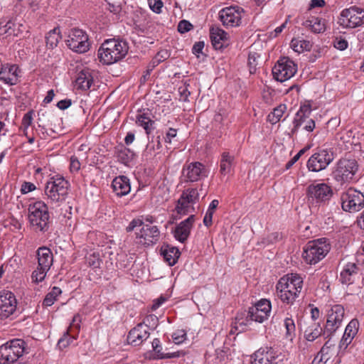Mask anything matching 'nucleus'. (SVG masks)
I'll list each match as a JSON object with an SVG mask.
<instances>
[{"label":"nucleus","mask_w":364,"mask_h":364,"mask_svg":"<svg viewBox=\"0 0 364 364\" xmlns=\"http://www.w3.org/2000/svg\"><path fill=\"white\" fill-rule=\"evenodd\" d=\"M129 51L128 43L120 38L104 41L97 50L99 61L106 65H112L123 59Z\"/></svg>","instance_id":"nucleus-1"},{"label":"nucleus","mask_w":364,"mask_h":364,"mask_svg":"<svg viewBox=\"0 0 364 364\" xmlns=\"http://www.w3.org/2000/svg\"><path fill=\"white\" fill-rule=\"evenodd\" d=\"M303 287V279L297 274H289L282 277L276 285L277 296L283 303L292 304Z\"/></svg>","instance_id":"nucleus-2"},{"label":"nucleus","mask_w":364,"mask_h":364,"mask_svg":"<svg viewBox=\"0 0 364 364\" xmlns=\"http://www.w3.org/2000/svg\"><path fill=\"white\" fill-rule=\"evenodd\" d=\"M331 250L327 239L322 237L309 241L304 247L302 257L309 264H316L322 260Z\"/></svg>","instance_id":"nucleus-3"},{"label":"nucleus","mask_w":364,"mask_h":364,"mask_svg":"<svg viewBox=\"0 0 364 364\" xmlns=\"http://www.w3.org/2000/svg\"><path fill=\"white\" fill-rule=\"evenodd\" d=\"M45 193L53 205L60 206L68 195V181L62 176L53 177L46 183Z\"/></svg>","instance_id":"nucleus-4"},{"label":"nucleus","mask_w":364,"mask_h":364,"mask_svg":"<svg viewBox=\"0 0 364 364\" xmlns=\"http://www.w3.org/2000/svg\"><path fill=\"white\" fill-rule=\"evenodd\" d=\"M306 198L309 203L314 205L325 204L333 196L332 188L325 183L314 182L306 188Z\"/></svg>","instance_id":"nucleus-5"},{"label":"nucleus","mask_w":364,"mask_h":364,"mask_svg":"<svg viewBox=\"0 0 364 364\" xmlns=\"http://www.w3.org/2000/svg\"><path fill=\"white\" fill-rule=\"evenodd\" d=\"M341 203L343 210L356 213L364 207V194L353 188H349L341 193Z\"/></svg>","instance_id":"nucleus-6"},{"label":"nucleus","mask_w":364,"mask_h":364,"mask_svg":"<svg viewBox=\"0 0 364 364\" xmlns=\"http://www.w3.org/2000/svg\"><path fill=\"white\" fill-rule=\"evenodd\" d=\"M38 258L37 269L31 275L32 281L35 283L42 282L53 264V254L51 250L46 247H39L36 252Z\"/></svg>","instance_id":"nucleus-7"},{"label":"nucleus","mask_w":364,"mask_h":364,"mask_svg":"<svg viewBox=\"0 0 364 364\" xmlns=\"http://www.w3.org/2000/svg\"><path fill=\"white\" fill-rule=\"evenodd\" d=\"M28 218L31 224L44 231L48 228L49 215L46 205L42 201H37L31 204L28 208Z\"/></svg>","instance_id":"nucleus-8"},{"label":"nucleus","mask_w":364,"mask_h":364,"mask_svg":"<svg viewBox=\"0 0 364 364\" xmlns=\"http://www.w3.org/2000/svg\"><path fill=\"white\" fill-rule=\"evenodd\" d=\"M24 341L16 339L0 346V364H10L16 361L24 351Z\"/></svg>","instance_id":"nucleus-9"},{"label":"nucleus","mask_w":364,"mask_h":364,"mask_svg":"<svg viewBox=\"0 0 364 364\" xmlns=\"http://www.w3.org/2000/svg\"><path fill=\"white\" fill-rule=\"evenodd\" d=\"M345 316L343 306L335 304L331 306L326 313V323L324 326L323 335L329 338L340 328Z\"/></svg>","instance_id":"nucleus-10"},{"label":"nucleus","mask_w":364,"mask_h":364,"mask_svg":"<svg viewBox=\"0 0 364 364\" xmlns=\"http://www.w3.org/2000/svg\"><path fill=\"white\" fill-rule=\"evenodd\" d=\"M311 112V110L309 105H305L301 106L293 119V127L289 134L291 137H293L297 134L301 127L306 132H311L314 131L316 128V123L314 119L309 118Z\"/></svg>","instance_id":"nucleus-11"},{"label":"nucleus","mask_w":364,"mask_h":364,"mask_svg":"<svg viewBox=\"0 0 364 364\" xmlns=\"http://www.w3.org/2000/svg\"><path fill=\"white\" fill-rule=\"evenodd\" d=\"M91 47L89 36L85 31L73 28L70 30V50L77 54L87 53Z\"/></svg>","instance_id":"nucleus-12"},{"label":"nucleus","mask_w":364,"mask_h":364,"mask_svg":"<svg viewBox=\"0 0 364 364\" xmlns=\"http://www.w3.org/2000/svg\"><path fill=\"white\" fill-rule=\"evenodd\" d=\"M338 23L344 28L360 26L364 23V10L357 6L346 9L341 11Z\"/></svg>","instance_id":"nucleus-13"},{"label":"nucleus","mask_w":364,"mask_h":364,"mask_svg":"<svg viewBox=\"0 0 364 364\" xmlns=\"http://www.w3.org/2000/svg\"><path fill=\"white\" fill-rule=\"evenodd\" d=\"M357 171L358 164L355 159H341L333 171V178L338 182H348L353 179Z\"/></svg>","instance_id":"nucleus-14"},{"label":"nucleus","mask_w":364,"mask_h":364,"mask_svg":"<svg viewBox=\"0 0 364 364\" xmlns=\"http://www.w3.org/2000/svg\"><path fill=\"white\" fill-rule=\"evenodd\" d=\"M297 71L296 65L288 58L279 59L272 68L274 78L284 82L292 77Z\"/></svg>","instance_id":"nucleus-15"},{"label":"nucleus","mask_w":364,"mask_h":364,"mask_svg":"<svg viewBox=\"0 0 364 364\" xmlns=\"http://www.w3.org/2000/svg\"><path fill=\"white\" fill-rule=\"evenodd\" d=\"M244 14L245 11L240 6H229L220 11L219 18L226 28L237 27L241 25Z\"/></svg>","instance_id":"nucleus-16"},{"label":"nucleus","mask_w":364,"mask_h":364,"mask_svg":"<svg viewBox=\"0 0 364 364\" xmlns=\"http://www.w3.org/2000/svg\"><path fill=\"white\" fill-rule=\"evenodd\" d=\"M333 160V152L328 149H318L307 161L309 171L318 172L325 169Z\"/></svg>","instance_id":"nucleus-17"},{"label":"nucleus","mask_w":364,"mask_h":364,"mask_svg":"<svg viewBox=\"0 0 364 364\" xmlns=\"http://www.w3.org/2000/svg\"><path fill=\"white\" fill-rule=\"evenodd\" d=\"M282 354L272 347H262L251 356V364H277L282 360Z\"/></svg>","instance_id":"nucleus-18"},{"label":"nucleus","mask_w":364,"mask_h":364,"mask_svg":"<svg viewBox=\"0 0 364 364\" xmlns=\"http://www.w3.org/2000/svg\"><path fill=\"white\" fill-rule=\"evenodd\" d=\"M17 301L14 294L8 290L0 291V321L9 318L16 309Z\"/></svg>","instance_id":"nucleus-19"},{"label":"nucleus","mask_w":364,"mask_h":364,"mask_svg":"<svg viewBox=\"0 0 364 364\" xmlns=\"http://www.w3.org/2000/svg\"><path fill=\"white\" fill-rule=\"evenodd\" d=\"M139 242L144 246H151L157 243L160 238V231L157 226L151 225H143L139 232H136Z\"/></svg>","instance_id":"nucleus-20"},{"label":"nucleus","mask_w":364,"mask_h":364,"mask_svg":"<svg viewBox=\"0 0 364 364\" xmlns=\"http://www.w3.org/2000/svg\"><path fill=\"white\" fill-rule=\"evenodd\" d=\"M206 176L205 166L200 162H193L184 166L182 178L184 182H196Z\"/></svg>","instance_id":"nucleus-21"},{"label":"nucleus","mask_w":364,"mask_h":364,"mask_svg":"<svg viewBox=\"0 0 364 364\" xmlns=\"http://www.w3.org/2000/svg\"><path fill=\"white\" fill-rule=\"evenodd\" d=\"M359 267L355 263H348L340 274V281L343 284H351L363 280Z\"/></svg>","instance_id":"nucleus-22"},{"label":"nucleus","mask_w":364,"mask_h":364,"mask_svg":"<svg viewBox=\"0 0 364 364\" xmlns=\"http://www.w3.org/2000/svg\"><path fill=\"white\" fill-rule=\"evenodd\" d=\"M149 326L143 323L137 324L129 331L127 336L128 343L134 346H139L149 338Z\"/></svg>","instance_id":"nucleus-23"},{"label":"nucleus","mask_w":364,"mask_h":364,"mask_svg":"<svg viewBox=\"0 0 364 364\" xmlns=\"http://www.w3.org/2000/svg\"><path fill=\"white\" fill-rule=\"evenodd\" d=\"M195 220V215H191L188 218L181 221L176 225L173 231V235L178 241L183 243L187 240Z\"/></svg>","instance_id":"nucleus-24"},{"label":"nucleus","mask_w":364,"mask_h":364,"mask_svg":"<svg viewBox=\"0 0 364 364\" xmlns=\"http://www.w3.org/2000/svg\"><path fill=\"white\" fill-rule=\"evenodd\" d=\"M359 321L356 318L352 319L346 327L344 333L340 341L338 348L345 350L352 342L359 330Z\"/></svg>","instance_id":"nucleus-25"},{"label":"nucleus","mask_w":364,"mask_h":364,"mask_svg":"<svg viewBox=\"0 0 364 364\" xmlns=\"http://www.w3.org/2000/svg\"><path fill=\"white\" fill-rule=\"evenodd\" d=\"M210 38L213 46L216 50H220L229 44L228 34L218 27H213L210 30Z\"/></svg>","instance_id":"nucleus-26"},{"label":"nucleus","mask_w":364,"mask_h":364,"mask_svg":"<svg viewBox=\"0 0 364 364\" xmlns=\"http://www.w3.org/2000/svg\"><path fill=\"white\" fill-rule=\"evenodd\" d=\"M111 187L117 197L127 196L131 191L130 181L126 176H116L112 180Z\"/></svg>","instance_id":"nucleus-27"},{"label":"nucleus","mask_w":364,"mask_h":364,"mask_svg":"<svg viewBox=\"0 0 364 364\" xmlns=\"http://www.w3.org/2000/svg\"><path fill=\"white\" fill-rule=\"evenodd\" d=\"M93 82V78L88 70L82 69L76 75L73 82L74 89L79 90H87Z\"/></svg>","instance_id":"nucleus-28"},{"label":"nucleus","mask_w":364,"mask_h":364,"mask_svg":"<svg viewBox=\"0 0 364 364\" xmlns=\"http://www.w3.org/2000/svg\"><path fill=\"white\" fill-rule=\"evenodd\" d=\"M18 68L16 65L2 66L0 70V80L9 85L17 84Z\"/></svg>","instance_id":"nucleus-29"},{"label":"nucleus","mask_w":364,"mask_h":364,"mask_svg":"<svg viewBox=\"0 0 364 364\" xmlns=\"http://www.w3.org/2000/svg\"><path fill=\"white\" fill-rule=\"evenodd\" d=\"M161 255L170 266H173L176 263L180 256V252L175 247L164 245L161 248Z\"/></svg>","instance_id":"nucleus-30"},{"label":"nucleus","mask_w":364,"mask_h":364,"mask_svg":"<svg viewBox=\"0 0 364 364\" xmlns=\"http://www.w3.org/2000/svg\"><path fill=\"white\" fill-rule=\"evenodd\" d=\"M302 25L312 32L319 33L325 31L324 21L317 16H311L302 23Z\"/></svg>","instance_id":"nucleus-31"},{"label":"nucleus","mask_w":364,"mask_h":364,"mask_svg":"<svg viewBox=\"0 0 364 364\" xmlns=\"http://www.w3.org/2000/svg\"><path fill=\"white\" fill-rule=\"evenodd\" d=\"M136 124L143 127L146 134L149 135L154 129V122L150 118L148 113H139L136 116Z\"/></svg>","instance_id":"nucleus-32"},{"label":"nucleus","mask_w":364,"mask_h":364,"mask_svg":"<svg viewBox=\"0 0 364 364\" xmlns=\"http://www.w3.org/2000/svg\"><path fill=\"white\" fill-rule=\"evenodd\" d=\"M323 330L319 323L311 322L304 330V337L309 341H314L318 337L323 334Z\"/></svg>","instance_id":"nucleus-33"},{"label":"nucleus","mask_w":364,"mask_h":364,"mask_svg":"<svg viewBox=\"0 0 364 364\" xmlns=\"http://www.w3.org/2000/svg\"><path fill=\"white\" fill-rule=\"evenodd\" d=\"M117 157L119 162L127 166L134 160L135 153L130 149L122 146L117 149Z\"/></svg>","instance_id":"nucleus-34"},{"label":"nucleus","mask_w":364,"mask_h":364,"mask_svg":"<svg viewBox=\"0 0 364 364\" xmlns=\"http://www.w3.org/2000/svg\"><path fill=\"white\" fill-rule=\"evenodd\" d=\"M234 161V156H231L229 152H223L221 155L220 163V172L223 175L230 173Z\"/></svg>","instance_id":"nucleus-35"},{"label":"nucleus","mask_w":364,"mask_h":364,"mask_svg":"<svg viewBox=\"0 0 364 364\" xmlns=\"http://www.w3.org/2000/svg\"><path fill=\"white\" fill-rule=\"evenodd\" d=\"M291 47L295 52L300 53L305 50H310L312 44L309 41L294 38L291 41Z\"/></svg>","instance_id":"nucleus-36"},{"label":"nucleus","mask_w":364,"mask_h":364,"mask_svg":"<svg viewBox=\"0 0 364 364\" xmlns=\"http://www.w3.org/2000/svg\"><path fill=\"white\" fill-rule=\"evenodd\" d=\"M59 32V28H55L47 34L46 36V41L48 48H53L57 46L59 39L60 38Z\"/></svg>","instance_id":"nucleus-37"},{"label":"nucleus","mask_w":364,"mask_h":364,"mask_svg":"<svg viewBox=\"0 0 364 364\" xmlns=\"http://www.w3.org/2000/svg\"><path fill=\"white\" fill-rule=\"evenodd\" d=\"M284 326L286 329V338L291 341L296 336V326L294 320L291 318H286L284 321Z\"/></svg>","instance_id":"nucleus-38"},{"label":"nucleus","mask_w":364,"mask_h":364,"mask_svg":"<svg viewBox=\"0 0 364 364\" xmlns=\"http://www.w3.org/2000/svg\"><path fill=\"white\" fill-rule=\"evenodd\" d=\"M180 198H183L185 201L194 204L198 200L199 194L196 188H188L182 193Z\"/></svg>","instance_id":"nucleus-39"},{"label":"nucleus","mask_w":364,"mask_h":364,"mask_svg":"<svg viewBox=\"0 0 364 364\" xmlns=\"http://www.w3.org/2000/svg\"><path fill=\"white\" fill-rule=\"evenodd\" d=\"M267 316L262 314L261 311H258L257 308H250L247 316V321H254L259 323H262L264 321L267 319Z\"/></svg>","instance_id":"nucleus-40"},{"label":"nucleus","mask_w":364,"mask_h":364,"mask_svg":"<svg viewBox=\"0 0 364 364\" xmlns=\"http://www.w3.org/2000/svg\"><path fill=\"white\" fill-rule=\"evenodd\" d=\"M192 203L184 200L183 198H180L178 200L176 210L180 215H187L193 209Z\"/></svg>","instance_id":"nucleus-41"},{"label":"nucleus","mask_w":364,"mask_h":364,"mask_svg":"<svg viewBox=\"0 0 364 364\" xmlns=\"http://www.w3.org/2000/svg\"><path fill=\"white\" fill-rule=\"evenodd\" d=\"M286 109V107L284 105H281L274 109L272 114L268 116L269 120L272 124H276L278 122L282 117L283 116L284 111Z\"/></svg>","instance_id":"nucleus-42"},{"label":"nucleus","mask_w":364,"mask_h":364,"mask_svg":"<svg viewBox=\"0 0 364 364\" xmlns=\"http://www.w3.org/2000/svg\"><path fill=\"white\" fill-rule=\"evenodd\" d=\"M161 147V141L159 139V136H158L157 141H156V144H154L153 140L149 141L147 144L146 149L143 152V156H145L146 159H148L149 157H151L153 156L154 151L156 149H157V150L160 149Z\"/></svg>","instance_id":"nucleus-43"},{"label":"nucleus","mask_w":364,"mask_h":364,"mask_svg":"<svg viewBox=\"0 0 364 364\" xmlns=\"http://www.w3.org/2000/svg\"><path fill=\"white\" fill-rule=\"evenodd\" d=\"M252 308H257L258 311H261L262 314L269 317L271 311V304L267 299H261Z\"/></svg>","instance_id":"nucleus-44"},{"label":"nucleus","mask_w":364,"mask_h":364,"mask_svg":"<svg viewBox=\"0 0 364 364\" xmlns=\"http://www.w3.org/2000/svg\"><path fill=\"white\" fill-rule=\"evenodd\" d=\"M86 261L88 265L93 269L100 268L101 264L102 263V260L100 258V254L97 252L90 254L88 257H87Z\"/></svg>","instance_id":"nucleus-45"},{"label":"nucleus","mask_w":364,"mask_h":364,"mask_svg":"<svg viewBox=\"0 0 364 364\" xmlns=\"http://www.w3.org/2000/svg\"><path fill=\"white\" fill-rule=\"evenodd\" d=\"M14 26V22L12 20H9L4 26H1L0 31L1 33L7 36L16 35Z\"/></svg>","instance_id":"nucleus-46"},{"label":"nucleus","mask_w":364,"mask_h":364,"mask_svg":"<svg viewBox=\"0 0 364 364\" xmlns=\"http://www.w3.org/2000/svg\"><path fill=\"white\" fill-rule=\"evenodd\" d=\"M282 238L281 234L278 232H274L269 234L266 237L262 239V243L265 245L273 244L279 241Z\"/></svg>","instance_id":"nucleus-47"},{"label":"nucleus","mask_w":364,"mask_h":364,"mask_svg":"<svg viewBox=\"0 0 364 364\" xmlns=\"http://www.w3.org/2000/svg\"><path fill=\"white\" fill-rule=\"evenodd\" d=\"M148 4L150 9L156 14L161 12L163 2L161 0H148Z\"/></svg>","instance_id":"nucleus-48"},{"label":"nucleus","mask_w":364,"mask_h":364,"mask_svg":"<svg viewBox=\"0 0 364 364\" xmlns=\"http://www.w3.org/2000/svg\"><path fill=\"white\" fill-rule=\"evenodd\" d=\"M68 346V327L66 328L62 338L58 340L57 348L60 350H63Z\"/></svg>","instance_id":"nucleus-49"},{"label":"nucleus","mask_w":364,"mask_h":364,"mask_svg":"<svg viewBox=\"0 0 364 364\" xmlns=\"http://www.w3.org/2000/svg\"><path fill=\"white\" fill-rule=\"evenodd\" d=\"M186 337V333L184 330H177L172 335V338L176 344L183 343L185 341Z\"/></svg>","instance_id":"nucleus-50"},{"label":"nucleus","mask_w":364,"mask_h":364,"mask_svg":"<svg viewBox=\"0 0 364 364\" xmlns=\"http://www.w3.org/2000/svg\"><path fill=\"white\" fill-rule=\"evenodd\" d=\"M193 28V26L186 20H182L178 25V31L181 33H186L191 31Z\"/></svg>","instance_id":"nucleus-51"},{"label":"nucleus","mask_w":364,"mask_h":364,"mask_svg":"<svg viewBox=\"0 0 364 364\" xmlns=\"http://www.w3.org/2000/svg\"><path fill=\"white\" fill-rule=\"evenodd\" d=\"M309 149V147L304 148L301 149L290 161H289L286 164V168H290L299 159V158L305 153V151Z\"/></svg>","instance_id":"nucleus-52"},{"label":"nucleus","mask_w":364,"mask_h":364,"mask_svg":"<svg viewBox=\"0 0 364 364\" xmlns=\"http://www.w3.org/2000/svg\"><path fill=\"white\" fill-rule=\"evenodd\" d=\"M143 225H145L144 222L140 219H134L132 220L129 225L127 227L126 230L127 232L133 231L136 228H141Z\"/></svg>","instance_id":"nucleus-53"},{"label":"nucleus","mask_w":364,"mask_h":364,"mask_svg":"<svg viewBox=\"0 0 364 364\" xmlns=\"http://www.w3.org/2000/svg\"><path fill=\"white\" fill-rule=\"evenodd\" d=\"M334 47L340 50H344L348 48V41L342 38H336L333 43Z\"/></svg>","instance_id":"nucleus-54"},{"label":"nucleus","mask_w":364,"mask_h":364,"mask_svg":"<svg viewBox=\"0 0 364 364\" xmlns=\"http://www.w3.org/2000/svg\"><path fill=\"white\" fill-rule=\"evenodd\" d=\"M330 358L331 356L327 353L322 355L319 353L312 361V364H325L330 359Z\"/></svg>","instance_id":"nucleus-55"},{"label":"nucleus","mask_w":364,"mask_h":364,"mask_svg":"<svg viewBox=\"0 0 364 364\" xmlns=\"http://www.w3.org/2000/svg\"><path fill=\"white\" fill-rule=\"evenodd\" d=\"M80 322H81L80 316L78 314L74 316L72 320V322L70 323V332L71 331H73L74 329H75L76 331H78L80 327Z\"/></svg>","instance_id":"nucleus-56"},{"label":"nucleus","mask_w":364,"mask_h":364,"mask_svg":"<svg viewBox=\"0 0 364 364\" xmlns=\"http://www.w3.org/2000/svg\"><path fill=\"white\" fill-rule=\"evenodd\" d=\"M178 92L180 94L181 100L183 102L188 101V97L190 96L191 92L188 91L186 85L180 87L178 88Z\"/></svg>","instance_id":"nucleus-57"},{"label":"nucleus","mask_w":364,"mask_h":364,"mask_svg":"<svg viewBox=\"0 0 364 364\" xmlns=\"http://www.w3.org/2000/svg\"><path fill=\"white\" fill-rule=\"evenodd\" d=\"M36 189V186L31 182H23L21 185V192L23 194L28 193Z\"/></svg>","instance_id":"nucleus-58"},{"label":"nucleus","mask_w":364,"mask_h":364,"mask_svg":"<svg viewBox=\"0 0 364 364\" xmlns=\"http://www.w3.org/2000/svg\"><path fill=\"white\" fill-rule=\"evenodd\" d=\"M80 168V163L78 159L74 156L70 158V171H76Z\"/></svg>","instance_id":"nucleus-59"},{"label":"nucleus","mask_w":364,"mask_h":364,"mask_svg":"<svg viewBox=\"0 0 364 364\" xmlns=\"http://www.w3.org/2000/svg\"><path fill=\"white\" fill-rule=\"evenodd\" d=\"M256 53H250L248 56V64L250 65V73H252V69L255 70L256 65H257V56Z\"/></svg>","instance_id":"nucleus-60"},{"label":"nucleus","mask_w":364,"mask_h":364,"mask_svg":"<svg viewBox=\"0 0 364 364\" xmlns=\"http://www.w3.org/2000/svg\"><path fill=\"white\" fill-rule=\"evenodd\" d=\"M32 112H27L23 117L22 124L24 127L25 129H26L32 123Z\"/></svg>","instance_id":"nucleus-61"},{"label":"nucleus","mask_w":364,"mask_h":364,"mask_svg":"<svg viewBox=\"0 0 364 364\" xmlns=\"http://www.w3.org/2000/svg\"><path fill=\"white\" fill-rule=\"evenodd\" d=\"M168 57V52L166 50H161L157 53L154 59V63L155 62H157L158 63L159 62L164 61Z\"/></svg>","instance_id":"nucleus-62"},{"label":"nucleus","mask_w":364,"mask_h":364,"mask_svg":"<svg viewBox=\"0 0 364 364\" xmlns=\"http://www.w3.org/2000/svg\"><path fill=\"white\" fill-rule=\"evenodd\" d=\"M55 296H53L52 294L48 293L45 299L43 301V306H50L54 304V301H55Z\"/></svg>","instance_id":"nucleus-63"},{"label":"nucleus","mask_w":364,"mask_h":364,"mask_svg":"<svg viewBox=\"0 0 364 364\" xmlns=\"http://www.w3.org/2000/svg\"><path fill=\"white\" fill-rule=\"evenodd\" d=\"M176 134L177 130L176 129L169 128L166 134L165 142L170 144L171 142V139L174 138Z\"/></svg>","instance_id":"nucleus-64"}]
</instances>
